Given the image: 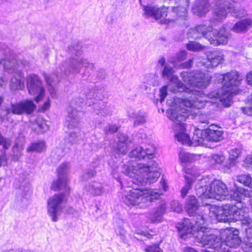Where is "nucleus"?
<instances>
[{"label": "nucleus", "instance_id": "f257e3e1", "mask_svg": "<svg viewBox=\"0 0 252 252\" xmlns=\"http://www.w3.org/2000/svg\"><path fill=\"white\" fill-rule=\"evenodd\" d=\"M159 168L155 160H150L147 163H140L136 165L125 164L122 172L128 177L127 188L132 184H152L160 176ZM122 187H126L125 182H121ZM160 193L152 189L134 188L125 189L122 197L123 202L129 207H145L149 202L157 199Z\"/></svg>", "mask_w": 252, "mask_h": 252}, {"label": "nucleus", "instance_id": "f03ea898", "mask_svg": "<svg viewBox=\"0 0 252 252\" xmlns=\"http://www.w3.org/2000/svg\"><path fill=\"white\" fill-rule=\"evenodd\" d=\"M207 100L204 98L190 100L178 98L175 99V105L167 111V117L173 122L172 126L175 137L183 144L190 145L191 140L186 132L184 122L187 118H192L198 113V109L203 107Z\"/></svg>", "mask_w": 252, "mask_h": 252}, {"label": "nucleus", "instance_id": "7ed1b4c3", "mask_svg": "<svg viewBox=\"0 0 252 252\" xmlns=\"http://www.w3.org/2000/svg\"><path fill=\"white\" fill-rule=\"evenodd\" d=\"M195 224H192L191 221L185 219L182 223L177 225L180 237L183 239L187 238L186 235H192L194 236L196 242L199 243L203 247L217 251L221 247L222 242L220 237L212 234L205 232L207 229L206 221L204 217L197 215L194 220Z\"/></svg>", "mask_w": 252, "mask_h": 252}, {"label": "nucleus", "instance_id": "20e7f679", "mask_svg": "<svg viewBox=\"0 0 252 252\" xmlns=\"http://www.w3.org/2000/svg\"><path fill=\"white\" fill-rule=\"evenodd\" d=\"M195 190L199 197L213 198L219 201L225 200L228 196V189L221 181H212L208 177L198 179Z\"/></svg>", "mask_w": 252, "mask_h": 252}, {"label": "nucleus", "instance_id": "39448f33", "mask_svg": "<svg viewBox=\"0 0 252 252\" xmlns=\"http://www.w3.org/2000/svg\"><path fill=\"white\" fill-rule=\"evenodd\" d=\"M81 48V46L78 42L71 43L68 46V53L74 56L69 59L68 63L64 62L60 65V71L57 69L59 73L62 72V68H63L64 73L66 75H69L71 73H79L83 67L86 69L94 68V64L93 63L80 56L82 54Z\"/></svg>", "mask_w": 252, "mask_h": 252}, {"label": "nucleus", "instance_id": "423d86ee", "mask_svg": "<svg viewBox=\"0 0 252 252\" xmlns=\"http://www.w3.org/2000/svg\"><path fill=\"white\" fill-rule=\"evenodd\" d=\"M228 32L224 30L218 32L212 27L204 24L198 25L190 28L187 33L189 38L198 39L204 37L210 44L214 45L225 44L228 39Z\"/></svg>", "mask_w": 252, "mask_h": 252}, {"label": "nucleus", "instance_id": "0eeeda50", "mask_svg": "<svg viewBox=\"0 0 252 252\" xmlns=\"http://www.w3.org/2000/svg\"><path fill=\"white\" fill-rule=\"evenodd\" d=\"M222 76L223 86L218 91V95L220 101L228 107L231 105L233 95L237 94L236 87L240 84L242 78L237 71H232Z\"/></svg>", "mask_w": 252, "mask_h": 252}, {"label": "nucleus", "instance_id": "6e6552de", "mask_svg": "<svg viewBox=\"0 0 252 252\" xmlns=\"http://www.w3.org/2000/svg\"><path fill=\"white\" fill-rule=\"evenodd\" d=\"M82 103L76 99L72 100L67 108L68 115L66 117L64 126L69 129L74 130L69 133L68 141L72 143L79 136V123L83 113L81 111Z\"/></svg>", "mask_w": 252, "mask_h": 252}, {"label": "nucleus", "instance_id": "1a4fd4ad", "mask_svg": "<svg viewBox=\"0 0 252 252\" xmlns=\"http://www.w3.org/2000/svg\"><path fill=\"white\" fill-rule=\"evenodd\" d=\"M182 3L185 4L173 7L172 10H168V7L165 6L157 8L155 19L161 24L185 20L188 7V0H182Z\"/></svg>", "mask_w": 252, "mask_h": 252}, {"label": "nucleus", "instance_id": "9d476101", "mask_svg": "<svg viewBox=\"0 0 252 252\" xmlns=\"http://www.w3.org/2000/svg\"><path fill=\"white\" fill-rule=\"evenodd\" d=\"M174 70L170 65L164 66L161 70V76L164 79L168 80L171 84H174L177 86V89H170V91L173 93L185 92L190 94L191 95L188 99L197 100L203 98L205 97V94L200 91L190 89L186 87L185 85L181 82L178 77L174 74Z\"/></svg>", "mask_w": 252, "mask_h": 252}, {"label": "nucleus", "instance_id": "9b49d317", "mask_svg": "<svg viewBox=\"0 0 252 252\" xmlns=\"http://www.w3.org/2000/svg\"><path fill=\"white\" fill-rule=\"evenodd\" d=\"M181 77L185 82L198 88H206L211 79L210 76L205 75L199 71H183L181 73Z\"/></svg>", "mask_w": 252, "mask_h": 252}, {"label": "nucleus", "instance_id": "f8f14e48", "mask_svg": "<svg viewBox=\"0 0 252 252\" xmlns=\"http://www.w3.org/2000/svg\"><path fill=\"white\" fill-rule=\"evenodd\" d=\"M27 86L30 94L36 95L34 100L38 102L43 97L44 90L38 76L31 74L27 77Z\"/></svg>", "mask_w": 252, "mask_h": 252}, {"label": "nucleus", "instance_id": "ddd939ff", "mask_svg": "<svg viewBox=\"0 0 252 252\" xmlns=\"http://www.w3.org/2000/svg\"><path fill=\"white\" fill-rule=\"evenodd\" d=\"M36 108V105L32 100H27L16 103H11L5 109L6 115L10 114L21 115L24 113H32Z\"/></svg>", "mask_w": 252, "mask_h": 252}, {"label": "nucleus", "instance_id": "4468645a", "mask_svg": "<svg viewBox=\"0 0 252 252\" xmlns=\"http://www.w3.org/2000/svg\"><path fill=\"white\" fill-rule=\"evenodd\" d=\"M63 193L57 194L48 200L47 212L53 221L58 220V216L63 208L61 204L63 199Z\"/></svg>", "mask_w": 252, "mask_h": 252}, {"label": "nucleus", "instance_id": "2eb2a0df", "mask_svg": "<svg viewBox=\"0 0 252 252\" xmlns=\"http://www.w3.org/2000/svg\"><path fill=\"white\" fill-rule=\"evenodd\" d=\"M68 167V163H63L59 167L58 179L53 183L51 186L52 189L55 190L64 189L66 191L69 190V188L67 186L66 176Z\"/></svg>", "mask_w": 252, "mask_h": 252}, {"label": "nucleus", "instance_id": "dca6fc26", "mask_svg": "<svg viewBox=\"0 0 252 252\" xmlns=\"http://www.w3.org/2000/svg\"><path fill=\"white\" fill-rule=\"evenodd\" d=\"M237 229L230 228H227L222 233V239H224L225 245L230 248H234L241 243Z\"/></svg>", "mask_w": 252, "mask_h": 252}, {"label": "nucleus", "instance_id": "f3484780", "mask_svg": "<svg viewBox=\"0 0 252 252\" xmlns=\"http://www.w3.org/2000/svg\"><path fill=\"white\" fill-rule=\"evenodd\" d=\"M224 211V215L225 219V221L229 219L238 220V219H240L241 214L243 213L242 207L240 204L238 205H234L232 204H226L222 206Z\"/></svg>", "mask_w": 252, "mask_h": 252}, {"label": "nucleus", "instance_id": "a211bd4d", "mask_svg": "<svg viewBox=\"0 0 252 252\" xmlns=\"http://www.w3.org/2000/svg\"><path fill=\"white\" fill-rule=\"evenodd\" d=\"M210 10V5L207 0H197L192 7V12L198 16H204Z\"/></svg>", "mask_w": 252, "mask_h": 252}, {"label": "nucleus", "instance_id": "6ab92c4d", "mask_svg": "<svg viewBox=\"0 0 252 252\" xmlns=\"http://www.w3.org/2000/svg\"><path fill=\"white\" fill-rule=\"evenodd\" d=\"M223 59V55L218 52H211L207 55V61L203 63L206 67L212 68L218 65Z\"/></svg>", "mask_w": 252, "mask_h": 252}, {"label": "nucleus", "instance_id": "aec40b11", "mask_svg": "<svg viewBox=\"0 0 252 252\" xmlns=\"http://www.w3.org/2000/svg\"><path fill=\"white\" fill-rule=\"evenodd\" d=\"M205 130L196 129L194 130L190 145L194 146L207 145V139L205 136Z\"/></svg>", "mask_w": 252, "mask_h": 252}, {"label": "nucleus", "instance_id": "412c9836", "mask_svg": "<svg viewBox=\"0 0 252 252\" xmlns=\"http://www.w3.org/2000/svg\"><path fill=\"white\" fill-rule=\"evenodd\" d=\"M214 4L216 5V8L214 10V16L219 21L225 19L227 15L228 7L224 6L220 1L216 0Z\"/></svg>", "mask_w": 252, "mask_h": 252}, {"label": "nucleus", "instance_id": "4be33fe9", "mask_svg": "<svg viewBox=\"0 0 252 252\" xmlns=\"http://www.w3.org/2000/svg\"><path fill=\"white\" fill-rule=\"evenodd\" d=\"M204 132L207 142H218L223 139V132L218 129H214L212 127H211L205 129Z\"/></svg>", "mask_w": 252, "mask_h": 252}, {"label": "nucleus", "instance_id": "5701e85b", "mask_svg": "<svg viewBox=\"0 0 252 252\" xmlns=\"http://www.w3.org/2000/svg\"><path fill=\"white\" fill-rule=\"evenodd\" d=\"M185 172L187 173V175H185L186 185L181 190V194L183 197H184L186 195L189 190L191 188L193 182L195 181L197 178L200 177L199 176H196L195 174L193 175L192 173L190 171H187L186 170H185ZM198 179H197L198 180Z\"/></svg>", "mask_w": 252, "mask_h": 252}, {"label": "nucleus", "instance_id": "b1692460", "mask_svg": "<svg viewBox=\"0 0 252 252\" xmlns=\"http://www.w3.org/2000/svg\"><path fill=\"white\" fill-rule=\"evenodd\" d=\"M252 23V21L249 18L241 20L236 23L231 30L236 33L245 32L251 27Z\"/></svg>", "mask_w": 252, "mask_h": 252}, {"label": "nucleus", "instance_id": "393cba45", "mask_svg": "<svg viewBox=\"0 0 252 252\" xmlns=\"http://www.w3.org/2000/svg\"><path fill=\"white\" fill-rule=\"evenodd\" d=\"M24 76L21 72L13 76L10 80V88L11 90H21L24 87Z\"/></svg>", "mask_w": 252, "mask_h": 252}, {"label": "nucleus", "instance_id": "a878e982", "mask_svg": "<svg viewBox=\"0 0 252 252\" xmlns=\"http://www.w3.org/2000/svg\"><path fill=\"white\" fill-rule=\"evenodd\" d=\"M198 208V202L194 196H189L186 204V209L189 216H192Z\"/></svg>", "mask_w": 252, "mask_h": 252}, {"label": "nucleus", "instance_id": "bb28decb", "mask_svg": "<svg viewBox=\"0 0 252 252\" xmlns=\"http://www.w3.org/2000/svg\"><path fill=\"white\" fill-rule=\"evenodd\" d=\"M32 128L38 133L45 132L49 129V126L41 117H38L32 125Z\"/></svg>", "mask_w": 252, "mask_h": 252}, {"label": "nucleus", "instance_id": "cd10ccee", "mask_svg": "<svg viewBox=\"0 0 252 252\" xmlns=\"http://www.w3.org/2000/svg\"><path fill=\"white\" fill-rule=\"evenodd\" d=\"M86 97L88 99L93 98L96 100H100L102 97V90L99 87L95 86L87 90L86 93Z\"/></svg>", "mask_w": 252, "mask_h": 252}, {"label": "nucleus", "instance_id": "c85d7f7f", "mask_svg": "<svg viewBox=\"0 0 252 252\" xmlns=\"http://www.w3.org/2000/svg\"><path fill=\"white\" fill-rule=\"evenodd\" d=\"M94 108L97 110H100V114L103 116L111 115L114 111V107L110 105H106L104 102L95 103L94 104Z\"/></svg>", "mask_w": 252, "mask_h": 252}, {"label": "nucleus", "instance_id": "c756f323", "mask_svg": "<svg viewBox=\"0 0 252 252\" xmlns=\"http://www.w3.org/2000/svg\"><path fill=\"white\" fill-rule=\"evenodd\" d=\"M45 149V142L40 140L32 143L27 149V151L39 153L44 151Z\"/></svg>", "mask_w": 252, "mask_h": 252}, {"label": "nucleus", "instance_id": "7c9ffc66", "mask_svg": "<svg viewBox=\"0 0 252 252\" xmlns=\"http://www.w3.org/2000/svg\"><path fill=\"white\" fill-rule=\"evenodd\" d=\"M210 216L213 217L214 215L216 218L220 221H225L224 215V211L221 206H212L210 208Z\"/></svg>", "mask_w": 252, "mask_h": 252}, {"label": "nucleus", "instance_id": "2f4dec72", "mask_svg": "<svg viewBox=\"0 0 252 252\" xmlns=\"http://www.w3.org/2000/svg\"><path fill=\"white\" fill-rule=\"evenodd\" d=\"M128 139L126 135L120 134L119 137V141L116 149L119 154H124L126 152V142Z\"/></svg>", "mask_w": 252, "mask_h": 252}, {"label": "nucleus", "instance_id": "473e14b6", "mask_svg": "<svg viewBox=\"0 0 252 252\" xmlns=\"http://www.w3.org/2000/svg\"><path fill=\"white\" fill-rule=\"evenodd\" d=\"M18 65L17 61L15 59L5 60L3 62V67L9 73L16 72Z\"/></svg>", "mask_w": 252, "mask_h": 252}, {"label": "nucleus", "instance_id": "72a5a7b5", "mask_svg": "<svg viewBox=\"0 0 252 252\" xmlns=\"http://www.w3.org/2000/svg\"><path fill=\"white\" fill-rule=\"evenodd\" d=\"M243 191V190H242L241 189L231 191L229 194L228 193V196H227L225 199L236 201L237 203L234 205H238V204H240L242 206H244L243 204L241 202L242 197L243 196L242 193Z\"/></svg>", "mask_w": 252, "mask_h": 252}, {"label": "nucleus", "instance_id": "f704fd0d", "mask_svg": "<svg viewBox=\"0 0 252 252\" xmlns=\"http://www.w3.org/2000/svg\"><path fill=\"white\" fill-rule=\"evenodd\" d=\"M199 155L191 154L189 153L181 152L179 155L180 159L182 163L193 162L199 159Z\"/></svg>", "mask_w": 252, "mask_h": 252}, {"label": "nucleus", "instance_id": "c9c22d12", "mask_svg": "<svg viewBox=\"0 0 252 252\" xmlns=\"http://www.w3.org/2000/svg\"><path fill=\"white\" fill-rule=\"evenodd\" d=\"M87 190L94 195H100L103 192L102 185L96 182L89 185L87 188Z\"/></svg>", "mask_w": 252, "mask_h": 252}, {"label": "nucleus", "instance_id": "e433bc0d", "mask_svg": "<svg viewBox=\"0 0 252 252\" xmlns=\"http://www.w3.org/2000/svg\"><path fill=\"white\" fill-rule=\"evenodd\" d=\"M129 156L130 158H138L139 159L145 158V152L141 147H138L131 151Z\"/></svg>", "mask_w": 252, "mask_h": 252}, {"label": "nucleus", "instance_id": "4c0bfd02", "mask_svg": "<svg viewBox=\"0 0 252 252\" xmlns=\"http://www.w3.org/2000/svg\"><path fill=\"white\" fill-rule=\"evenodd\" d=\"M187 48L191 51L198 52L204 50L205 46L196 41H189L186 45Z\"/></svg>", "mask_w": 252, "mask_h": 252}, {"label": "nucleus", "instance_id": "58836bf2", "mask_svg": "<svg viewBox=\"0 0 252 252\" xmlns=\"http://www.w3.org/2000/svg\"><path fill=\"white\" fill-rule=\"evenodd\" d=\"M157 8L151 6H144V15L146 17H154L155 18Z\"/></svg>", "mask_w": 252, "mask_h": 252}, {"label": "nucleus", "instance_id": "ea45409f", "mask_svg": "<svg viewBox=\"0 0 252 252\" xmlns=\"http://www.w3.org/2000/svg\"><path fill=\"white\" fill-rule=\"evenodd\" d=\"M237 180L245 185L246 186H250L252 183V178L248 175H241L238 176Z\"/></svg>", "mask_w": 252, "mask_h": 252}, {"label": "nucleus", "instance_id": "a19ab883", "mask_svg": "<svg viewBox=\"0 0 252 252\" xmlns=\"http://www.w3.org/2000/svg\"><path fill=\"white\" fill-rule=\"evenodd\" d=\"M187 53V51L185 50L181 51L172 58V62L176 63L184 60L186 58Z\"/></svg>", "mask_w": 252, "mask_h": 252}, {"label": "nucleus", "instance_id": "79ce46f5", "mask_svg": "<svg viewBox=\"0 0 252 252\" xmlns=\"http://www.w3.org/2000/svg\"><path fill=\"white\" fill-rule=\"evenodd\" d=\"M227 9H229V12L235 17H242L245 14L244 10L243 9H239L236 7H228Z\"/></svg>", "mask_w": 252, "mask_h": 252}, {"label": "nucleus", "instance_id": "37998d69", "mask_svg": "<svg viewBox=\"0 0 252 252\" xmlns=\"http://www.w3.org/2000/svg\"><path fill=\"white\" fill-rule=\"evenodd\" d=\"M145 158L147 157L148 158L151 159L154 158L156 152V148L153 145H149L145 149Z\"/></svg>", "mask_w": 252, "mask_h": 252}, {"label": "nucleus", "instance_id": "c03bdc74", "mask_svg": "<svg viewBox=\"0 0 252 252\" xmlns=\"http://www.w3.org/2000/svg\"><path fill=\"white\" fill-rule=\"evenodd\" d=\"M50 77L45 75V80L48 86V89L50 92V95L52 97L54 98L56 96V91L54 88V86L52 85V83L50 81Z\"/></svg>", "mask_w": 252, "mask_h": 252}, {"label": "nucleus", "instance_id": "a18cd8bd", "mask_svg": "<svg viewBox=\"0 0 252 252\" xmlns=\"http://www.w3.org/2000/svg\"><path fill=\"white\" fill-rule=\"evenodd\" d=\"M171 84H169L168 86H163L160 90V94H159V97H160V102H162L165 99V97L167 96V87L169 88V90L170 91V89H177V86H176V87L171 88Z\"/></svg>", "mask_w": 252, "mask_h": 252}, {"label": "nucleus", "instance_id": "49530a36", "mask_svg": "<svg viewBox=\"0 0 252 252\" xmlns=\"http://www.w3.org/2000/svg\"><path fill=\"white\" fill-rule=\"evenodd\" d=\"M225 158L222 154H213L211 157V161L214 163L220 164L223 162Z\"/></svg>", "mask_w": 252, "mask_h": 252}, {"label": "nucleus", "instance_id": "de8ad7c7", "mask_svg": "<svg viewBox=\"0 0 252 252\" xmlns=\"http://www.w3.org/2000/svg\"><path fill=\"white\" fill-rule=\"evenodd\" d=\"M166 209V205L165 203L161 204L160 206L157 209L156 212L158 214V217L154 218V220H161L162 218V215L165 213Z\"/></svg>", "mask_w": 252, "mask_h": 252}, {"label": "nucleus", "instance_id": "09e8293b", "mask_svg": "<svg viewBox=\"0 0 252 252\" xmlns=\"http://www.w3.org/2000/svg\"><path fill=\"white\" fill-rule=\"evenodd\" d=\"M62 68L63 69L62 72L60 73H59L57 72V69H58L59 71H60V65L57 68V69L56 70V75H55L57 79H55V77H54V75L50 76V75H47V76L48 77H50V81L52 83L53 86H54L55 85L56 83L58 81V77H60V76H63V75L66 76V75L64 73V69H63V68ZM45 75H46V74H44V76H45ZM67 76L68 75H66V76Z\"/></svg>", "mask_w": 252, "mask_h": 252}, {"label": "nucleus", "instance_id": "8fccbe9b", "mask_svg": "<svg viewBox=\"0 0 252 252\" xmlns=\"http://www.w3.org/2000/svg\"><path fill=\"white\" fill-rule=\"evenodd\" d=\"M134 118L136 119L134 123V126L144 124L146 122L144 115L140 111H139V113Z\"/></svg>", "mask_w": 252, "mask_h": 252}, {"label": "nucleus", "instance_id": "3c124183", "mask_svg": "<svg viewBox=\"0 0 252 252\" xmlns=\"http://www.w3.org/2000/svg\"><path fill=\"white\" fill-rule=\"evenodd\" d=\"M240 154L241 151L239 149H232L229 152V158L232 161H234L240 156Z\"/></svg>", "mask_w": 252, "mask_h": 252}, {"label": "nucleus", "instance_id": "603ef678", "mask_svg": "<svg viewBox=\"0 0 252 252\" xmlns=\"http://www.w3.org/2000/svg\"><path fill=\"white\" fill-rule=\"evenodd\" d=\"M171 207L173 211L177 213H180L182 210V206L176 200H173L171 202Z\"/></svg>", "mask_w": 252, "mask_h": 252}, {"label": "nucleus", "instance_id": "864d4df0", "mask_svg": "<svg viewBox=\"0 0 252 252\" xmlns=\"http://www.w3.org/2000/svg\"><path fill=\"white\" fill-rule=\"evenodd\" d=\"M146 252H162L159 246L157 245L148 246L145 249Z\"/></svg>", "mask_w": 252, "mask_h": 252}, {"label": "nucleus", "instance_id": "5fc2aeb1", "mask_svg": "<svg viewBox=\"0 0 252 252\" xmlns=\"http://www.w3.org/2000/svg\"><path fill=\"white\" fill-rule=\"evenodd\" d=\"M126 113L129 117L134 118L139 113V111L136 112L131 107H128Z\"/></svg>", "mask_w": 252, "mask_h": 252}, {"label": "nucleus", "instance_id": "6e6d98bb", "mask_svg": "<svg viewBox=\"0 0 252 252\" xmlns=\"http://www.w3.org/2000/svg\"><path fill=\"white\" fill-rule=\"evenodd\" d=\"M95 171L94 170H90L86 172L83 175V178L84 180L90 179V178L93 177L95 175Z\"/></svg>", "mask_w": 252, "mask_h": 252}, {"label": "nucleus", "instance_id": "4d7b16f0", "mask_svg": "<svg viewBox=\"0 0 252 252\" xmlns=\"http://www.w3.org/2000/svg\"><path fill=\"white\" fill-rule=\"evenodd\" d=\"M243 112L248 116L252 115V104L251 106L241 107Z\"/></svg>", "mask_w": 252, "mask_h": 252}, {"label": "nucleus", "instance_id": "13d9d810", "mask_svg": "<svg viewBox=\"0 0 252 252\" xmlns=\"http://www.w3.org/2000/svg\"><path fill=\"white\" fill-rule=\"evenodd\" d=\"M118 129V127L116 125H110L108 127L105 128V131L107 132L114 133Z\"/></svg>", "mask_w": 252, "mask_h": 252}, {"label": "nucleus", "instance_id": "bf43d9fd", "mask_svg": "<svg viewBox=\"0 0 252 252\" xmlns=\"http://www.w3.org/2000/svg\"><path fill=\"white\" fill-rule=\"evenodd\" d=\"M156 217H158V214L156 212H155L154 213L150 214L149 218L153 222H158L161 220H161H154V218H156Z\"/></svg>", "mask_w": 252, "mask_h": 252}, {"label": "nucleus", "instance_id": "052dcab7", "mask_svg": "<svg viewBox=\"0 0 252 252\" xmlns=\"http://www.w3.org/2000/svg\"><path fill=\"white\" fill-rule=\"evenodd\" d=\"M158 64L160 65L162 68H164V66L166 65H168L169 64L166 63L165 59L163 57H161L158 61Z\"/></svg>", "mask_w": 252, "mask_h": 252}, {"label": "nucleus", "instance_id": "680f3d73", "mask_svg": "<svg viewBox=\"0 0 252 252\" xmlns=\"http://www.w3.org/2000/svg\"><path fill=\"white\" fill-rule=\"evenodd\" d=\"M243 250L245 252H252V243L247 244Z\"/></svg>", "mask_w": 252, "mask_h": 252}, {"label": "nucleus", "instance_id": "e2e57ef3", "mask_svg": "<svg viewBox=\"0 0 252 252\" xmlns=\"http://www.w3.org/2000/svg\"><path fill=\"white\" fill-rule=\"evenodd\" d=\"M246 77L248 84L252 86V71L247 73Z\"/></svg>", "mask_w": 252, "mask_h": 252}, {"label": "nucleus", "instance_id": "0e129e2a", "mask_svg": "<svg viewBox=\"0 0 252 252\" xmlns=\"http://www.w3.org/2000/svg\"><path fill=\"white\" fill-rule=\"evenodd\" d=\"M192 64V59H190L188 61L186 62L183 63L184 67L189 68L190 67Z\"/></svg>", "mask_w": 252, "mask_h": 252}, {"label": "nucleus", "instance_id": "69168bd1", "mask_svg": "<svg viewBox=\"0 0 252 252\" xmlns=\"http://www.w3.org/2000/svg\"><path fill=\"white\" fill-rule=\"evenodd\" d=\"M137 234H139V235H141L142 236H144L145 237H147L148 238H151V236H152V234H150V233H147L146 232H144L143 231H139V230H138L137 232Z\"/></svg>", "mask_w": 252, "mask_h": 252}, {"label": "nucleus", "instance_id": "338daca9", "mask_svg": "<svg viewBox=\"0 0 252 252\" xmlns=\"http://www.w3.org/2000/svg\"><path fill=\"white\" fill-rule=\"evenodd\" d=\"M97 75L99 79H102L105 78L106 76L105 72L102 70H101L100 71H98L97 74Z\"/></svg>", "mask_w": 252, "mask_h": 252}, {"label": "nucleus", "instance_id": "774afa93", "mask_svg": "<svg viewBox=\"0 0 252 252\" xmlns=\"http://www.w3.org/2000/svg\"><path fill=\"white\" fill-rule=\"evenodd\" d=\"M184 252H198L194 249L190 247H186L184 249Z\"/></svg>", "mask_w": 252, "mask_h": 252}]
</instances>
